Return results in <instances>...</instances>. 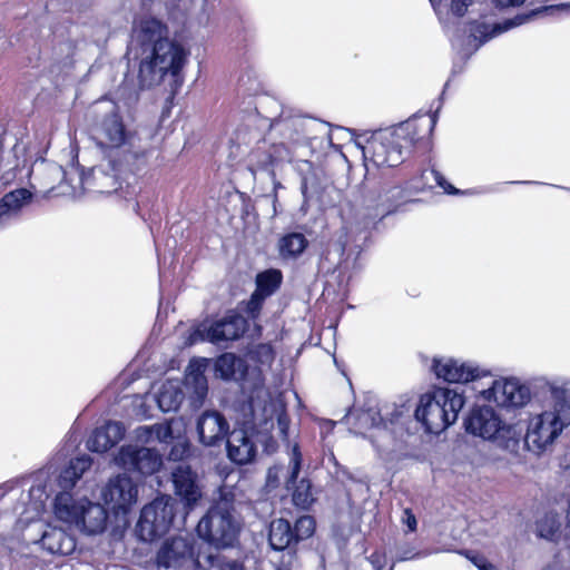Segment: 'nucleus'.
<instances>
[{"label":"nucleus","instance_id":"nucleus-30","mask_svg":"<svg viewBox=\"0 0 570 570\" xmlns=\"http://www.w3.org/2000/svg\"><path fill=\"white\" fill-rule=\"evenodd\" d=\"M247 356L257 366H271L275 360V351L271 343H258L248 350Z\"/></svg>","mask_w":570,"mask_h":570},{"label":"nucleus","instance_id":"nucleus-22","mask_svg":"<svg viewBox=\"0 0 570 570\" xmlns=\"http://www.w3.org/2000/svg\"><path fill=\"white\" fill-rule=\"evenodd\" d=\"M108 512L105 505L86 501L78 518L77 528L87 534H98L106 530Z\"/></svg>","mask_w":570,"mask_h":570},{"label":"nucleus","instance_id":"nucleus-41","mask_svg":"<svg viewBox=\"0 0 570 570\" xmlns=\"http://www.w3.org/2000/svg\"><path fill=\"white\" fill-rule=\"evenodd\" d=\"M500 4L504 7H517L521 6L525 0H498Z\"/></svg>","mask_w":570,"mask_h":570},{"label":"nucleus","instance_id":"nucleus-33","mask_svg":"<svg viewBox=\"0 0 570 570\" xmlns=\"http://www.w3.org/2000/svg\"><path fill=\"white\" fill-rule=\"evenodd\" d=\"M283 465L274 464L267 469L265 488L269 491L277 489L281 485V474L283 472Z\"/></svg>","mask_w":570,"mask_h":570},{"label":"nucleus","instance_id":"nucleus-13","mask_svg":"<svg viewBox=\"0 0 570 570\" xmlns=\"http://www.w3.org/2000/svg\"><path fill=\"white\" fill-rule=\"evenodd\" d=\"M116 462L128 472L149 476L160 470L163 456L155 449L127 444L119 449Z\"/></svg>","mask_w":570,"mask_h":570},{"label":"nucleus","instance_id":"nucleus-42","mask_svg":"<svg viewBox=\"0 0 570 570\" xmlns=\"http://www.w3.org/2000/svg\"><path fill=\"white\" fill-rule=\"evenodd\" d=\"M566 519L568 524L570 525V494L567 497Z\"/></svg>","mask_w":570,"mask_h":570},{"label":"nucleus","instance_id":"nucleus-32","mask_svg":"<svg viewBox=\"0 0 570 570\" xmlns=\"http://www.w3.org/2000/svg\"><path fill=\"white\" fill-rule=\"evenodd\" d=\"M144 436L146 441L157 440L159 442H167L173 439V429L170 424L157 423L151 426L144 428Z\"/></svg>","mask_w":570,"mask_h":570},{"label":"nucleus","instance_id":"nucleus-5","mask_svg":"<svg viewBox=\"0 0 570 570\" xmlns=\"http://www.w3.org/2000/svg\"><path fill=\"white\" fill-rule=\"evenodd\" d=\"M464 403L463 393L435 386L420 396L414 416L425 432L440 434L458 420Z\"/></svg>","mask_w":570,"mask_h":570},{"label":"nucleus","instance_id":"nucleus-18","mask_svg":"<svg viewBox=\"0 0 570 570\" xmlns=\"http://www.w3.org/2000/svg\"><path fill=\"white\" fill-rule=\"evenodd\" d=\"M240 308H232L226 314L212 323L207 328V337L212 343H220L227 341H237L244 336L249 330V322L252 321L248 316H244L240 313Z\"/></svg>","mask_w":570,"mask_h":570},{"label":"nucleus","instance_id":"nucleus-2","mask_svg":"<svg viewBox=\"0 0 570 570\" xmlns=\"http://www.w3.org/2000/svg\"><path fill=\"white\" fill-rule=\"evenodd\" d=\"M438 111L414 115L390 131L373 135L363 147L364 159L377 168H393L404 163V154L430 149Z\"/></svg>","mask_w":570,"mask_h":570},{"label":"nucleus","instance_id":"nucleus-46","mask_svg":"<svg viewBox=\"0 0 570 570\" xmlns=\"http://www.w3.org/2000/svg\"><path fill=\"white\" fill-rule=\"evenodd\" d=\"M302 193L304 195H306V193H307V184H306V181H304L303 185H302Z\"/></svg>","mask_w":570,"mask_h":570},{"label":"nucleus","instance_id":"nucleus-9","mask_svg":"<svg viewBox=\"0 0 570 570\" xmlns=\"http://www.w3.org/2000/svg\"><path fill=\"white\" fill-rule=\"evenodd\" d=\"M155 562L165 569L204 570L194 541L183 537L166 539L156 553Z\"/></svg>","mask_w":570,"mask_h":570},{"label":"nucleus","instance_id":"nucleus-20","mask_svg":"<svg viewBox=\"0 0 570 570\" xmlns=\"http://www.w3.org/2000/svg\"><path fill=\"white\" fill-rule=\"evenodd\" d=\"M199 442L205 446H220L229 434V423L218 411H205L197 420Z\"/></svg>","mask_w":570,"mask_h":570},{"label":"nucleus","instance_id":"nucleus-23","mask_svg":"<svg viewBox=\"0 0 570 570\" xmlns=\"http://www.w3.org/2000/svg\"><path fill=\"white\" fill-rule=\"evenodd\" d=\"M101 130L108 146L111 148H119L127 142L129 132L126 129L119 106L116 102L112 104V109L102 119Z\"/></svg>","mask_w":570,"mask_h":570},{"label":"nucleus","instance_id":"nucleus-45","mask_svg":"<svg viewBox=\"0 0 570 570\" xmlns=\"http://www.w3.org/2000/svg\"><path fill=\"white\" fill-rule=\"evenodd\" d=\"M278 160V158H274L272 155H269V161L268 165L274 166V164Z\"/></svg>","mask_w":570,"mask_h":570},{"label":"nucleus","instance_id":"nucleus-43","mask_svg":"<svg viewBox=\"0 0 570 570\" xmlns=\"http://www.w3.org/2000/svg\"><path fill=\"white\" fill-rule=\"evenodd\" d=\"M273 148L276 150V153L281 156L282 151H287L285 146L283 144L276 146L274 145Z\"/></svg>","mask_w":570,"mask_h":570},{"label":"nucleus","instance_id":"nucleus-7","mask_svg":"<svg viewBox=\"0 0 570 570\" xmlns=\"http://www.w3.org/2000/svg\"><path fill=\"white\" fill-rule=\"evenodd\" d=\"M176 502L170 495H160L146 504L136 524V533L141 541L151 542L164 537L175 519Z\"/></svg>","mask_w":570,"mask_h":570},{"label":"nucleus","instance_id":"nucleus-15","mask_svg":"<svg viewBox=\"0 0 570 570\" xmlns=\"http://www.w3.org/2000/svg\"><path fill=\"white\" fill-rule=\"evenodd\" d=\"M137 499L138 487L127 474L110 479L102 490V500L115 515H126Z\"/></svg>","mask_w":570,"mask_h":570},{"label":"nucleus","instance_id":"nucleus-16","mask_svg":"<svg viewBox=\"0 0 570 570\" xmlns=\"http://www.w3.org/2000/svg\"><path fill=\"white\" fill-rule=\"evenodd\" d=\"M481 395L484 400L507 409L522 407L531 399L530 389L513 379L502 382L493 380L490 387L481 391Z\"/></svg>","mask_w":570,"mask_h":570},{"label":"nucleus","instance_id":"nucleus-27","mask_svg":"<svg viewBox=\"0 0 570 570\" xmlns=\"http://www.w3.org/2000/svg\"><path fill=\"white\" fill-rule=\"evenodd\" d=\"M308 240L302 233H288L278 242V253L283 258L298 257L307 247Z\"/></svg>","mask_w":570,"mask_h":570},{"label":"nucleus","instance_id":"nucleus-17","mask_svg":"<svg viewBox=\"0 0 570 570\" xmlns=\"http://www.w3.org/2000/svg\"><path fill=\"white\" fill-rule=\"evenodd\" d=\"M432 371L438 379L448 383H469L492 375L489 370L452 357L445 360L434 357Z\"/></svg>","mask_w":570,"mask_h":570},{"label":"nucleus","instance_id":"nucleus-31","mask_svg":"<svg viewBox=\"0 0 570 570\" xmlns=\"http://www.w3.org/2000/svg\"><path fill=\"white\" fill-rule=\"evenodd\" d=\"M190 397L195 403L203 404L208 393L207 379L203 373H196L191 376Z\"/></svg>","mask_w":570,"mask_h":570},{"label":"nucleus","instance_id":"nucleus-4","mask_svg":"<svg viewBox=\"0 0 570 570\" xmlns=\"http://www.w3.org/2000/svg\"><path fill=\"white\" fill-rule=\"evenodd\" d=\"M552 410L533 417L524 436V445L535 454L543 452L570 425V383L549 385Z\"/></svg>","mask_w":570,"mask_h":570},{"label":"nucleus","instance_id":"nucleus-24","mask_svg":"<svg viewBox=\"0 0 570 570\" xmlns=\"http://www.w3.org/2000/svg\"><path fill=\"white\" fill-rule=\"evenodd\" d=\"M124 435V429L118 422H108L94 430L88 440V449L96 453H105L114 448Z\"/></svg>","mask_w":570,"mask_h":570},{"label":"nucleus","instance_id":"nucleus-39","mask_svg":"<svg viewBox=\"0 0 570 570\" xmlns=\"http://www.w3.org/2000/svg\"><path fill=\"white\" fill-rule=\"evenodd\" d=\"M471 4V0H451L450 9L451 12L456 17H463L468 7Z\"/></svg>","mask_w":570,"mask_h":570},{"label":"nucleus","instance_id":"nucleus-35","mask_svg":"<svg viewBox=\"0 0 570 570\" xmlns=\"http://www.w3.org/2000/svg\"><path fill=\"white\" fill-rule=\"evenodd\" d=\"M180 392L176 391L174 396H168V391H161L158 396V404L163 411L176 410L180 403L177 400Z\"/></svg>","mask_w":570,"mask_h":570},{"label":"nucleus","instance_id":"nucleus-3","mask_svg":"<svg viewBox=\"0 0 570 570\" xmlns=\"http://www.w3.org/2000/svg\"><path fill=\"white\" fill-rule=\"evenodd\" d=\"M235 494L226 488H219L207 512L196 527L198 537L217 550L233 548L240 533V523L236 519Z\"/></svg>","mask_w":570,"mask_h":570},{"label":"nucleus","instance_id":"nucleus-19","mask_svg":"<svg viewBox=\"0 0 570 570\" xmlns=\"http://www.w3.org/2000/svg\"><path fill=\"white\" fill-rule=\"evenodd\" d=\"M254 436V431L245 428H235L229 432L224 443L230 462L245 465L255 460L257 446Z\"/></svg>","mask_w":570,"mask_h":570},{"label":"nucleus","instance_id":"nucleus-44","mask_svg":"<svg viewBox=\"0 0 570 570\" xmlns=\"http://www.w3.org/2000/svg\"><path fill=\"white\" fill-rule=\"evenodd\" d=\"M554 533H556V529L550 528V530L548 531V534L546 535V534L542 533V529H540V535L541 537L549 538V537L553 535Z\"/></svg>","mask_w":570,"mask_h":570},{"label":"nucleus","instance_id":"nucleus-12","mask_svg":"<svg viewBox=\"0 0 570 570\" xmlns=\"http://www.w3.org/2000/svg\"><path fill=\"white\" fill-rule=\"evenodd\" d=\"M283 273L277 268H268L256 274L255 289L249 298L238 304L240 311L256 322L261 318L265 301L274 295L282 286Z\"/></svg>","mask_w":570,"mask_h":570},{"label":"nucleus","instance_id":"nucleus-34","mask_svg":"<svg viewBox=\"0 0 570 570\" xmlns=\"http://www.w3.org/2000/svg\"><path fill=\"white\" fill-rule=\"evenodd\" d=\"M537 14V11H530L529 13L517 14L511 19H505L501 26L498 27L500 31H507L511 28L523 24Z\"/></svg>","mask_w":570,"mask_h":570},{"label":"nucleus","instance_id":"nucleus-11","mask_svg":"<svg viewBox=\"0 0 570 570\" xmlns=\"http://www.w3.org/2000/svg\"><path fill=\"white\" fill-rule=\"evenodd\" d=\"M170 480L176 497L174 500L183 505L186 513L195 510L202 503L203 485L197 472L190 465L183 462L176 464L171 470Z\"/></svg>","mask_w":570,"mask_h":570},{"label":"nucleus","instance_id":"nucleus-36","mask_svg":"<svg viewBox=\"0 0 570 570\" xmlns=\"http://www.w3.org/2000/svg\"><path fill=\"white\" fill-rule=\"evenodd\" d=\"M367 560L374 570H384L387 563V556L383 549H376L367 557Z\"/></svg>","mask_w":570,"mask_h":570},{"label":"nucleus","instance_id":"nucleus-28","mask_svg":"<svg viewBox=\"0 0 570 570\" xmlns=\"http://www.w3.org/2000/svg\"><path fill=\"white\" fill-rule=\"evenodd\" d=\"M32 193L27 188H17L7 193L0 199V217L11 212H17L32 199Z\"/></svg>","mask_w":570,"mask_h":570},{"label":"nucleus","instance_id":"nucleus-47","mask_svg":"<svg viewBox=\"0 0 570 570\" xmlns=\"http://www.w3.org/2000/svg\"><path fill=\"white\" fill-rule=\"evenodd\" d=\"M326 423H327L331 428H333V426L335 425V423H334L333 421H326Z\"/></svg>","mask_w":570,"mask_h":570},{"label":"nucleus","instance_id":"nucleus-14","mask_svg":"<svg viewBox=\"0 0 570 570\" xmlns=\"http://www.w3.org/2000/svg\"><path fill=\"white\" fill-rule=\"evenodd\" d=\"M303 455L298 444L292 449L289 458V473L286 478V488L291 490L292 502L299 510L308 511L316 502V493L308 478L298 480L302 470Z\"/></svg>","mask_w":570,"mask_h":570},{"label":"nucleus","instance_id":"nucleus-29","mask_svg":"<svg viewBox=\"0 0 570 570\" xmlns=\"http://www.w3.org/2000/svg\"><path fill=\"white\" fill-rule=\"evenodd\" d=\"M206 559L212 570H248L245 566L244 558H232L217 552L215 554H208Z\"/></svg>","mask_w":570,"mask_h":570},{"label":"nucleus","instance_id":"nucleus-6","mask_svg":"<svg viewBox=\"0 0 570 570\" xmlns=\"http://www.w3.org/2000/svg\"><path fill=\"white\" fill-rule=\"evenodd\" d=\"M400 171L403 177L402 186H394L386 193L387 200H392L395 196L406 198L420 193L430 190L434 185L440 186L444 193L449 195H458L460 190L445 180V178L434 168H428L423 164L409 161L403 163ZM402 204V202H401ZM397 207L400 203L392 204Z\"/></svg>","mask_w":570,"mask_h":570},{"label":"nucleus","instance_id":"nucleus-8","mask_svg":"<svg viewBox=\"0 0 570 570\" xmlns=\"http://www.w3.org/2000/svg\"><path fill=\"white\" fill-rule=\"evenodd\" d=\"M315 530L316 520L312 515H301L293 524L285 518H278L269 524L268 542L275 551L295 552L299 542L313 537Z\"/></svg>","mask_w":570,"mask_h":570},{"label":"nucleus","instance_id":"nucleus-10","mask_svg":"<svg viewBox=\"0 0 570 570\" xmlns=\"http://www.w3.org/2000/svg\"><path fill=\"white\" fill-rule=\"evenodd\" d=\"M464 428L469 434L484 440L508 442L512 439L511 425H507L495 412L488 405L473 406L464 419Z\"/></svg>","mask_w":570,"mask_h":570},{"label":"nucleus","instance_id":"nucleus-38","mask_svg":"<svg viewBox=\"0 0 570 570\" xmlns=\"http://www.w3.org/2000/svg\"><path fill=\"white\" fill-rule=\"evenodd\" d=\"M466 557L479 570H494V566L480 553H473L469 551Z\"/></svg>","mask_w":570,"mask_h":570},{"label":"nucleus","instance_id":"nucleus-40","mask_svg":"<svg viewBox=\"0 0 570 570\" xmlns=\"http://www.w3.org/2000/svg\"><path fill=\"white\" fill-rule=\"evenodd\" d=\"M402 521L404 524H406L409 532H414L416 530V517L410 508L404 509Z\"/></svg>","mask_w":570,"mask_h":570},{"label":"nucleus","instance_id":"nucleus-25","mask_svg":"<svg viewBox=\"0 0 570 570\" xmlns=\"http://www.w3.org/2000/svg\"><path fill=\"white\" fill-rule=\"evenodd\" d=\"M41 547L51 554L69 556L77 547L76 539L61 528H50L40 538Z\"/></svg>","mask_w":570,"mask_h":570},{"label":"nucleus","instance_id":"nucleus-37","mask_svg":"<svg viewBox=\"0 0 570 570\" xmlns=\"http://www.w3.org/2000/svg\"><path fill=\"white\" fill-rule=\"evenodd\" d=\"M91 465V459L87 455L81 458H77L76 461H71L70 468L73 470V475L76 479H80L82 473L89 469Z\"/></svg>","mask_w":570,"mask_h":570},{"label":"nucleus","instance_id":"nucleus-26","mask_svg":"<svg viewBox=\"0 0 570 570\" xmlns=\"http://www.w3.org/2000/svg\"><path fill=\"white\" fill-rule=\"evenodd\" d=\"M82 505L75 501L70 492L61 491L55 497L53 513L57 519L77 527Z\"/></svg>","mask_w":570,"mask_h":570},{"label":"nucleus","instance_id":"nucleus-21","mask_svg":"<svg viewBox=\"0 0 570 570\" xmlns=\"http://www.w3.org/2000/svg\"><path fill=\"white\" fill-rule=\"evenodd\" d=\"M216 376L224 381H236L243 383L247 380L249 365L247 361L233 352L220 354L214 364Z\"/></svg>","mask_w":570,"mask_h":570},{"label":"nucleus","instance_id":"nucleus-1","mask_svg":"<svg viewBox=\"0 0 570 570\" xmlns=\"http://www.w3.org/2000/svg\"><path fill=\"white\" fill-rule=\"evenodd\" d=\"M132 37L142 55L138 81L142 88L160 85L167 75L174 82H183L181 70L187 62L188 51L169 38L168 26L151 16H142L134 22Z\"/></svg>","mask_w":570,"mask_h":570}]
</instances>
